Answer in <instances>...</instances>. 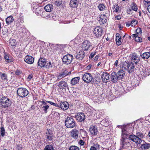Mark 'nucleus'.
I'll use <instances>...</instances> for the list:
<instances>
[{
  "mask_svg": "<svg viewBox=\"0 0 150 150\" xmlns=\"http://www.w3.org/2000/svg\"><path fill=\"white\" fill-rule=\"evenodd\" d=\"M93 33L96 37L98 38L102 35L103 33V30L102 28L98 26L94 28Z\"/></svg>",
  "mask_w": 150,
  "mask_h": 150,
  "instance_id": "nucleus-6",
  "label": "nucleus"
},
{
  "mask_svg": "<svg viewBox=\"0 0 150 150\" xmlns=\"http://www.w3.org/2000/svg\"><path fill=\"white\" fill-rule=\"evenodd\" d=\"M6 20V23L8 25L11 24L14 21V19L13 17L11 16L7 17Z\"/></svg>",
  "mask_w": 150,
  "mask_h": 150,
  "instance_id": "nucleus-31",
  "label": "nucleus"
},
{
  "mask_svg": "<svg viewBox=\"0 0 150 150\" xmlns=\"http://www.w3.org/2000/svg\"><path fill=\"white\" fill-rule=\"evenodd\" d=\"M121 37H117V38H116V44L118 46L121 45L122 43V42L121 41Z\"/></svg>",
  "mask_w": 150,
  "mask_h": 150,
  "instance_id": "nucleus-36",
  "label": "nucleus"
},
{
  "mask_svg": "<svg viewBox=\"0 0 150 150\" xmlns=\"http://www.w3.org/2000/svg\"><path fill=\"white\" fill-rule=\"evenodd\" d=\"M45 150H54V149L52 146L47 145L45 146Z\"/></svg>",
  "mask_w": 150,
  "mask_h": 150,
  "instance_id": "nucleus-42",
  "label": "nucleus"
},
{
  "mask_svg": "<svg viewBox=\"0 0 150 150\" xmlns=\"http://www.w3.org/2000/svg\"><path fill=\"white\" fill-rule=\"evenodd\" d=\"M136 34L138 35V34L142 33V31L141 28H138L136 30Z\"/></svg>",
  "mask_w": 150,
  "mask_h": 150,
  "instance_id": "nucleus-47",
  "label": "nucleus"
},
{
  "mask_svg": "<svg viewBox=\"0 0 150 150\" xmlns=\"http://www.w3.org/2000/svg\"><path fill=\"white\" fill-rule=\"evenodd\" d=\"M0 76L1 79L3 81H6L8 80V77L6 74L4 72H0Z\"/></svg>",
  "mask_w": 150,
  "mask_h": 150,
  "instance_id": "nucleus-32",
  "label": "nucleus"
},
{
  "mask_svg": "<svg viewBox=\"0 0 150 150\" xmlns=\"http://www.w3.org/2000/svg\"><path fill=\"white\" fill-rule=\"evenodd\" d=\"M131 62L137 65L140 60V57L136 53H133L130 56Z\"/></svg>",
  "mask_w": 150,
  "mask_h": 150,
  "instance_id": "nucleus-7",
  "label": "nucleus"
},
{
  "mask_svg": "<svg viewBox=\"0 0 150 150\" xmlns=\"http://www.w3.org/2000/svg\"><path fill=\"white\" fill-rule=\"evenodd\" d=\"M5 130L4 127H1V128L0 133L2 136H4L5 134Z\"/></svg>",
  "mask_w": 150,
  "mask_h": 150,
  "instance_id": "nucleus-46",
  "label": "nucleus"
},
{
  "mask_svg": "<svg viewBox=\"0 0 150 150\" xmlns=\"http://www.w3.org/2000/svg\"><path fill=\"white\" fill-rule=\"evenodd\" d=\"M140 56L143 59H147L150 57V52H145L141 54Z\"/></svg>",
  "mask_w": 150,
  "mask_h": 150,
  "instance_id": "nucleus-28",
  "label": "nucleus"
},
{
  "mask_svg": "<svg viewBox=\"0 0 150 150\" xmlns=\"http://www.w3.org/2000/svg\"><path fill=\"white\" fill-rule=\"evenodd\" d=\"M89 131L93 135L95 136L97 134L98 132L96 126L91 125L89 128Z\"/></svg>",
  "mask_w": 150,
  "mask_h": 150,
  "instance_id": "nucleus-18",
  "label": "nucleus"
},
{
  "mask_svg": "<svg viewBox=\"0 0 150 150\" xmlns=\"http://www.w3.org/2000/svg\"><path fill=\"white\" fill-rule=\"evenodd\" d=\"M45 67H46L47 68H50L52 67V64L51 63V62H49L48 63L46 64V65Z\"/></svg>",
  "mask_w": 150,
  "mask_h": 150,
  "instance_id": "nucleus-48",
  "label": "nucleus"
},
{
  "mask_svg": "<svg viewBox=\"0 0 150 150\" xmlns=\"http://www.w3.org/2000/svg\"><path fill=\"white\" fill-rule=\"evenodd\" d=\"M66 127L69 128H72L76 126V123L74 119L71 117H67L65 120Z\"/></svg>",
  "mask_w": 150,
  "mask_h": 150,
  "instance_id": "nucleus-3",
  "label": "nucleus"
},
{
  "mask_svg": "<svg viewBox=\"0 0 150 150\" xmlns=\"http://www.w3.org/2000/svg\"><path fill=\"white\" fill-rule=\"evenodd\" d=\"M11 102L10 99L7 97L2 96L0 99V105L1 107L4 108H6L10 106Z\"/></svg>",
  "mask_w": 150,
  "mask_h": 150,
  "instance_id": "nucleus-2",
  "label": "nucleus"
},
{
  "mask_svg": "<svg viewBox=\"0 0 150 150\" xmlns=\"http://www.w3.org/2000/svg\"><path fill=\"white\" fill-rule=\"evenodd\" d=\"M23 146V145L18 144H17L16 147V149L17 150H22Z\"/></svg>",
  "mask_w": 150,
  "mask_h": 150,
  "instance_id": "nucleus-39",
  "label": "nucleus"
},
{
  "mask_svg": "<svg viewBox=\"0 0 150 150\" xmlns=\"http://www.w3.org/2000/svg\"><path fill=\"white\" fill-rule=\"evenodd\" d=\"M46 103L47 102L48 103H49L51 105H53L54 106H55V107H59V104H58L57 103H54L52 102V101L46 100Z\"/></svg>",
  "mask_w": 150,
  "mask_h": 150,
  "instance_id": "nucleus-43",
  "label": "nucleus"
},
{
  "mask_svg": "<svg viewBox=\"0 0 150 150\" xmlns=\"http://www.w3.org/2000/svg\"><path fill=\"white\" fill-rule=\"evenodd\" d=\"M98 19L100 24H104L107 21V18L105 14H102Z\"/></svg>",
  "mask_w": 150,
  "mask_h": 150,
  "instance_id": "nucleus-17",
  "label": "nucleus"
},
{
  "mask_svg": "<svg viewBox=\"0 0 150 150\" xmlns=\"http://www.w3.org/2000/svg\"><path fill=\"white\" fill-rule=\"evenodd\" d=\"M137 23V21L136 20H132L130 23L131 25L132 26H134Z\"/></svg>",
  "mask_w": 150,
  "mask_h": 150,
  "instance_id": "nucleus-44",
  "label": "nucleus"
},
{
  "mask_svg": "<svg viewBox=\"0 0 150 150\" xmlns=\"http://www.w3.org/2000/svg\"><path fill=\"white\" fill-rule=\"evenodd\" d=\"M34 58L32 56L27 55L24 58V61L28 64H32L34 62Z\"/></svg>",
  "mask_w": 150,
  "mask_h": 150,
  "instance_id": "nucleus-15",
  "label": "nucleus"
},
{
  "mask_svg": "<svg viewBox=\"0 0 150 150\" xmlns=\"http://www.w3.org/2000/svg\"><path fill=\"white\" fill-rule=\"evenodd\" d=\"M110 79L111 81L113 83H116L119 80L117 73L115 72H113L111 74Z\"/></svg>",
  "mask_w": 150,
  "mask_h": 150,
  "instance_id": "nucleus-14",
  "label": "nucleus"
},
{
  "mask_svg": "<svg viewBox=\"0 0 150 150\" xmlns=\"http://www.w3.org/2000/svg\"><path fill=\"white\" fill-rule=\"evenodd\" d=\"M91 67H92V65L91 64H89L86 67V69L87 70H89L91 69Z\"/></svg>",
  "mask_w": 150,
  "mask_h": 150,
  "instance_id": "nucleus-56",
  "label": "nucleus"
},
{
  "mask_svg": "<svg viewBox=\"0 0 150 150\" xmlns=\"http://www.w3.org/2000/svg\"><path fill=\"white\" fill-rule=\"evenodd\" d=\"M44 9L46 11L50 12L53 9V6L52 4H48L45 6Z\"/></svg>",
  "mask_w": 150,
  "mask_h": 150,
  "instance_id": "nucleus-29",
  "label": "nucleus"
},
{
  "mask_svg": "<svg viewBox=\"0 0 150 150\" xmlns=\"http://www.w3.org/2000/svg\"><path fill=\"white\" fill-rule=\"evenodd\" d=\"M69 150H79V149L78 147L75 146H71L69 149Z\"/></svg>",
  "mask_w": 150,
  "mask_h": 150,
  "instance_id": "nucleus-41",
  "label": "nucleus"
},
{
  "mask_svg": "<svg viewBox=\"0 0 150 150\" xmlns=\"http://www.w3.org/2000/svg\"><path fill=\"white\" fill-rule=\"evenodd\" d=\"M116 7L115 8V9L113 11V12H115L116 13L119 12L120 11V8L119 6L117 5L116 6Z\"/></svg>",
  "mask_w": 150,
  "mask_h": 150,
  "instance_id": "nucleus-51",
  "label": "nucleus"
},
{
  "mask_svg": "<svg viewBox=\"0 0 150 150\" xmlns=\"http://www.w3.org/2000/svg\"><path fill=\"white\" fill-rule=\"evenodd\" d=\"M92 45L91 42L88 40H84L81 45L82 50L84 51L88 50Z\"/></svg>",
  "mask_w": 150,
  "mask_h": 150,
  "instance_id": "nucleus-9",
  "label": "nucleus"
},
{
  "mask_svg": "<svg viewBox=\"0 0 150 150\" xmlns=\"http://www.w3.org/2000/svg\"><path fill=\"white\" fill-rule=\"evenodd\" d=\"M147 10L150 13V4L148 6Z\"/></svg>",
  "mask_w": 150,
  "mask_h": 150,
  "instance_id": "nucleus-64",
  "label": "nucleus"
},
{
  "mask_svg": "<svg viewBox=\"0 0 150 150\" xmlns=\"http://www.w3.org/2000/svg\"><path fill=\"white\" fill-rule=\"evenodd\" d=\"M85 56V52L82 50L77 53L75 56L77 59L80 60L82 59Z\"/></svg>",
  "mask_w": 150,
  "mask_h": 150,
  "instance_id": "nucleus-16",
  "label": "nucleus"
},
{
  "mask_svg": "<svg viewBox=\"0 0 150 150\" xmlns=\"http://www.w3.org/2000/svg\"><path fill=\"white\" fill-rule=\"evenodd\" d=\"M137 81L136 80H132V84H133V86H138V84H136L135 83V81L137 82Z\"/></svg>",
  "mask_w": 150,
  "mask_h": 150,
  "instance_id": "nucleus-54",
  "label": "nucleus"
},
{
  "mask_svg": "<svg viewBox=\"0 0 150 150\" xmlns=\"http://www.w3.org/2000/svg\"><path fill=\"white\" fill-rule=\"evenodd\" d=\"M4 58L7 62H11L13 61V58L8 54H6L4 57Z\"/></svg>",
  "mask_w": 150,
  "mask_h": 150,
  "instance_id": "nucleus-30",
  "label": "nucleus"
},
{
  "mask_svg": "<svg viewBox=\"0 0 150 150\" xmlns=\"http://www.w3.org/2000/svg\"><path fill=\"white\" fill-rule=\"evenodd\" d=\"M131 8L133 10L136 11L138 9V8L137 5H136L135 3L133 2L131 4Z\"/></svg>",
  "mask_w": 150,
  "mask_h": 150,
  "instance_id": "nucleus-35",
  "label": "nucleus"
},
{
  "mask_svg": "<svg viewBox=\"0 0 150 150\" xmlns=\"http://www.w3.org/2000/svg\"><path fill=\"white\" fill-rule=\"evenodd\" d=\"M98 57H99L98 55L96 56L94 58V60L96 61L98 59Z\"/></svg>",
  "mask_w": 150,
  "mask_h": 150,
  "instance_id": "nucleus-61",
  "label": "nucleus"
},
{
  "mask_svg": "<svg viewBox=\"0 0 150 150\" xmlns=\"http://www.w3.org/2000/svg\"><path fill=\"white\" fill-rule=\"evenodd\" d=\"M67 75H68L67 71V70H65L59 73L57 77V80H59Z\"/></svg>",
  "mask_w": 150,
  "mask_h": 150,
  "instance_id": "nucleus-23",
  "label": "nucleus"
},
{
  "mask_svg": "<svg viewBox=\"0 0 150 150\" xmlns=\"http://www.w3.org/2000/svg\"><path fill=\"white\" fill-rule=\"evenodd\" d=\"M99 10L100 11H103L105 8V6L103 4H100L98 6Z\"/></svg>",
  "mask_w": 150,
  "mask_h": 150,
  "instance_id": "nucleus-38",
  "label": "nucleus"
},
{
  "mask_svg": "<svg viewBox=\"0 0 150 150\" xmlns=\"http://www.w3.org/2000/svg\"><path fill=\"white\" fill-rule=\"evenodd\" d=\"M17 93L19 96L21 98H23L28 95L29 92L26 88L21 87L18 88Z\"/></svg>",
  "mask_w": 150,
  "mask_h": 150,
  "instance_id": "nucleus-4",
  "label": "nucleus"
},
{
  "mask_svg": "<svg viewBox=\"0 0 150 150\" xmlns=\"http://www.w3.org/2000/svg\"><path fill=\"white\" fill-rule=\"evenodd\" d=\"M129 63L130 62H124L123 63L122 67L124 68V69L127 70V69H129V67L130 65Z\"/></svg>",
  "mask_w": 150,
  "mask_h": 150,
  "instance_id": "nucleus-34",
  "label": "nucleus"
},
{
  "mask_svg": "<svg viewBox=\"0 0 150 150\" xmlns=\"http://www.w3.org/2000/svg\"><path fill=\"white\" fill-rule=\"evenodd\" d=\"M36 10V11H37L36 12V13H37V15H38L39 16L41 15L42 13H43V10L42 9H40V8H38Z\"/></svg>",
  "mask_w": 150,
  "mask_h": 150,
  "instance_id": "nucleus-40",
  "label": "nucleus"
},
{
  "mask_svg": "<svg viewBox=\"0 0 150 150\" xmlns=\"http://www.w3.org/2000/svg\"><path fill=\"white\" fill-rule=\"evenodd\" d=\"M150 144L149 143L144 144L142 145V147H143L144 149H148L150 147Z\"/></svg>",
  "mask_w": 150,
  "mask_h": 150,
  "instance_id": "nucleus-37",
  "label": "nucleus"
},
{
  "mask_svg": "<svg viewBox=\"0 0 150 150\" xmlns=\"http://www.w3.org/2000/svg\"><path fill=\"white\" fill-rule=\"evenodd\" d=\"M55 4L57 6H60L62 4V2L59 0H57L56 1Z\"/></svg>",
  "mask_w": 150,
  "mask_h": 150,
  "instance_id": "nucleus-53",
  "label": "nucleus"
},
{
  "mask_svg": "<svg viewBox=\"0 0 150 150\" xmlns=\"http://www.w3.org/2000/svg\"><path fill=\"white\" fill-rule=\"evenodd\" d=\"M33 75L32 74L28 76V77L27 78V79L29 80L31 79L33 77Z\"/></svg>",
  "mask_w": 150,
  "mask_h": 150,
  "instance_id": "nucleus-59",
  "label": "nucleus"
},
{
  "mask_svg": "<svg viewBox=\"0 0 150 150\" xmlns=\"http://www.w3.org/2000/svg\"><path fill=\"white\" fill-rule=\"evenodd\" d=\"M46 62V60L44 58H40L38 61V65L41 67H45Z\"/></svg>",
  "mask_w": 150,
  "mask_h": 150,
  "instance_id": "nucleus-22",
  "label": "nucleus"
},
{
  "mask_svg": "<svg viewBox=\"0 0 150 150\" xmlns=\"http://www.w3.org/2000/svg\"><path fill=\"white\" fill-rule=\"evenodd\" d=\"M132 125H127L124 129H122L121 137L123 140L128 139L129 138L132 141H142L144 137L142 133L140 131L139 126L134 127L132 129Z\"/></svg>",
  "mask_w": 150,
  "mask_h": 150,
  "instance_id": "nucleus-1",
  "label": "nucleus"
},
{
  "mask_svg": "<svg viewBox=\"0 0 150 150\" xmlns=\"http://www.w3.org/2000/svg\"><path fill=\"white\" fill-rule=\"evenodd\" d=\"M59 105V107H60L64 110H67L69 107L68 103L66 101L61 102L60 103Z\"/></svg>",
  "mask_w": 150,
  "mask_h": 150,
  "instance_id": "nucleus-19",
  "label": "nucleus"
},
{
  "mask_svg": "<svg viewBox=\"0 0 150 150\" xmlns=\"http://www.w3.org/2000/svg\"><path fill=\"white\" fill-rule=\"evenodd\" d=\"M115 18H116L118 20L121 19V16H115Z\"/></svg>",
  "mask_w": 150,
  "mask_h": 150,
  "instance_id": "nucleus-60",
  "label": "nucleus"
},
{
  "mask_svg": "<svg viewBox=\"0 0 150 150\" xmlns=\"http://www.w3.org/2000/svg\"><path fill=\"white\" fill-rule=\"evenodd\" d=\"M125 74L124 71L122 70H120L118 71L117 74L119 80L122 79L124 77Z\"/></svg>",
  "mask_w": 150,
  "mask_h": 150,
  "instance_id": "nucleus-26",
  "label": "nucleus"
},
{
  "mask_svg": "<svg viewBox=\"0 0 150 150\" xmlns=\"http://www.w3.org/2000/svg\"><path fill=\"white\" fill-rule=\"evenodd\" d=\"M45 136L48 140H51L52 139L54 136V134L52 130L47 129L46 132Z\"/></svg>",
  "mask_w": 150,
  "mask_h": 150,
  "instance_id": "nucleus-13",
  "label": "nucleus"
},
{
  "mask_svg": "<svg viewBox=\"0 0 150 150\" xmlns=\"http://www.w3.org/2000/svg\"><path fill=\"white\" fill-rule=\"evenodd\" d=\"M96 54V52H92L90 55L89 58L90 59H92Z\"/></svg>",
  "mask_w": 150,
  "mask_h": 150,
  "instance_id": "nucleus-52",
  "label": "nucleus"
},
{
  "mask_svg": "<svg viewBox=\"0 0 150 150\" xmlns=\"http://www.w3.org/2000/svg\"><path fill=\"white\" fill-rule=\"evenodd\" d=\"M100 124L102 125H103L105 126H107L108 125V124L106 123V121L105 120H103L101 122Z\"/></svg>",
  "mask_w": 150,
  "mask_h": 150,
  "instance_id": "nucleus-49",
  "label": "nucleus"
},
{
  "mask_svg": "<svg viewBox=\"0 0 150 150\" xmlns=\"http://www.w3.org/2000/svg\"><path fill=\"white\" fill-rule=\"evenodd\" d=\"M9 44L12 47H15L16 45V40L14 39L10 40L9 42Z\"/></svg>",
  "mask_w": 150,
  "mask_h": 150,
  "instance_id": "nucleus-33",
  "label": "nucleus"
},
{
  "mask_svg": "<svg viewBox=\"0 0 150 150\" xmlns=\"http://www.w3.org/2000/svg\"><path fill=\"white\" fill-rule=\"evenodd\" d=\"M75 118L78 122H82L85 120V117L84 114L82 113H78L76 115Z\"/></svg>",
  "mask_w": 150,
  "mask_h": 150,
  "instance_id": "nucleus-11",
  "label": "nucleus"
},
{
  "mask_svg": "<svg viewBox=\"0 0 150 150\" xmlns=\"http://www.w3.org/2000/svg\"><path fill=\"white\" fill-rule=\"evenodd\" d=\"M52 17V19H53L54 20H56L58 18V16H57L56 15L53 13H51V15Z\"/></svg>",
  "mask_w": 150,
  "mask_h": 150,
  "instance_id": "nucleus-50",
  "label": "nucleus"
},
{
  "mask_svg": "<svg viewBox=\"0 0 150 150\" xmlns=\"http://www.w3.org/2000/svg\"><path fill=\"white\" fill-rule=\"evenodd\" d=\"M78 3V0H70L69 5L72 8H75L77 7Z\"/></svg>",
  "mask_w": 150,
  "mask_h": 150,
  "instance_id": "nucleus-24",
  "label": "nucleus"
},
{
  "mask_svg": "<svg viewBox=\"0 0 150 150\" xmlns=\"http://www.w3.org/2000/svg\"><path fill=\"white\" fill-rule=\"evenodd\" d=\"M135 40L136 42H141L142 41V40L141 37L137 36L135 37Z\"/></svg>",
  "mask_w": 150,
  "mask_h": 150,
  "instance_id": "nucleus-45",
  "label": "nucleus"
},
{
  "mask_svg": "<svg viewBox=\"0 0 150 150\" xmlns=\"http://www.w3.org/2000/svg\"><path fill=\"white\" fill-rule=\"evenodd\" d=\"M74 59L72 55L68 54L65 55L62 58V61L64 64H70Z\"/></svg>",
  "mask_w": 150,
  "mask_h": 150,
  "instance_id": "nucleus-5",
  "label": "nucleus"
},
{
  "mask_svg": "<svg viewBox=\"0 0 150 150\" xmlns=\"http://www.w3.org/2000/svg\"><path fill=\"white\" fill-rule=\"evenodd\" d=\"M41 102L42 103V105L40 107H41L40 108L42 109V110L45 113H47L48 109L50 107L49 105H47V103L45 100H43L41 101Z\"/></svg>",
  "mask_w": 150,
  "mask_h": 150,
  "instance_id": "nucleus-12",
  "label": "nucleus"
},
{
  "mask_svg": "<svg viewBox=\"0 0 150 150\" xmlns=\"http://www.w3.org/2000/svg\"><path fill=\"white\" fill-rule=\"evenodd\" d=\"M93 79L92 76L89 73H86L82 77L83 80L87 83L91 82L92 80Z\"/></svg>",
  "mask_w": 150,
  "mask_h": 150,
  "instance_id": "nucleus-8",
  "label": "nucleus"
},
{
  "mask_svg": "<svg viewBox=\"0 0 150 150\" xmlns=\"http://www.w3.org/2000/svg\"><path fill=\"white\" fill-rule=\"evenodd\" d=\"M93 146L95 147H97V149L98 150L100 148V146L98 144H95L94 146Z\"/></svg>",
  "mask_w": 150,
  "mask_h": 150,
  "instance_id": "nucleus-58",
  "label": "nucleus"
},
{
  "mask_svg": "<svg viewBox=\"0 0 150 150\" xmlns=\"http://www.w3.org/2000/svg\"><path fill=\"white\" fill-rule=\"evenodd\" d=\"M97 147H95L91 146V148L90 150H97Z\"/></svg>",
  "mask_w": 150,
  "mask_h": 150,
  "instance_id": "nucleus-57",
  "label": "nucleus"
},
{
  "mask_svg": "<svg viewBox=\"0 0 150 150\" xmlns=\"http://www.w3.org/2000/svg\"><path fill=\"white\" fill-rule=\"evenodd\" d=\"M80 77H77L73 78L71 81V83L72 85H75L78 83L79 81Z\"/></svg>",
  "mask_w": 150,
  "mask_h": 150,
  "instance_id": "nucleus-27",
  "label": "nucleus"
},
{
  "mask_svg": "<svg viewBox=\"0 0 150 150\" xmlns=\"http://www.w3.org/2000/svg\"><path fill=\"white\" fill-rule=\"evenodd\" d=\"M79 131L76 129H73L70 132L71 136L75 139L78 138Z\"/></svg>",
  "mask_w": 150,
  "mask_h": 150,
  "instance_id": "nucleus-20",
  "label": "nucleus"
},
{
  "mask_svg": "<svg viewBox=\"0 0 150 150\" xmlns=\"http://www.w3.org/2000/svg\"><path fill=\"white\" fill-rule=\"evenodd\" d=\"M131 25L130 23H129L128 22H127L126 24V26L129 27Z\"/></svg>",
  "mask_w": 150,
  "mask_h": 150,
  "instance_id": "nucleus-62",
  "label": "nucleus"
},
{
  "mask_svg": "<svg viewBox=\"0 0 150 150\" xmlns=\"http://www.w3.org/2000/svg\"><path fill=\"white\" fill-rule=\"evenodd\" d=\"M58 86L60 89H65L68 87L67 83L63 81L59 82Z\"/></svg>",
  "mask_w": 150,
  "mask_h": 150,
  "instance_id": "nucleus-21",
  "label": "nucleus"
},
{
  "mask_svg": "<svg viewBox=\"0 0 150 150\" xmlns=\"http://www.w3.org/2000/svg\"><path fill=\"white\" fill-rule=\"evenodd\" d=\"M129 64V69H127V70L129 73H131L134 72L135 69V66L136 65L134 63L131 62H130Z\"/></svg>",
  "mask_w": 150,
  "mask_h": 150,
  "instance_id": "nucleus-25",
  "label": "nucleus"
},
{
  "mask_svg": "<svg viewBox=\"0 0 150 150\" xmlns=\"http://www.w3.org/2000/svg\"><path fill=\"white\" fill-rule=\"evenodd\" d=\"M51 13H50L49 15H48L47 16H46V18L48 19H52V16L51 15Z\"/></svg>",
  "mask_w": 150,
  "mask_h": 150,
  "instance_id": "nucleus-55",
  "label": "nucleus"
},
{
  "mask_svg": "<svg viewBox=\"0 0 150 150\" xmlns=\"http://www.w3.org/2000/svg\"><path fill=\"white\" fill-rule=\"evenodd\" d=\"M102 74L101 76V78L102 81L104 83H107L109 81V74L107 72H104L101 71Z\"/></svg>",
  "mask_w": 150,
  "mask_h": 150,
  "instance_id": "nucleus-10",
  "label": "nucleus"
},
{
  "mask_svg": "<svg viewBox=\"0 0 150 150\" xmlns=\"http://www.w3.org/2000/svg\"><path fill=\"white\" fill-rule=\"evenodd\" d=\"M118 64V60H117L114 63V65L115 66H117Z\"/></svg>",
  "mask_w": 150,
  "mask_h": 150,
  "instance_id": "nucleus-63",
  "label": "nucleus"
}]
</instances>
